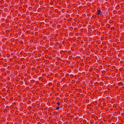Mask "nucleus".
<instances>
[{"label":"nucleus","instance_id":"1","mask_svg":"<svg viewBox=\"0 0 124 124\" xmlns=\"http://www.w3.org/2000/svg\"><path fill=\"white\" fill-rule=\"evenodd\" d=\"M97 13V15H101L102 13V12L100 10H97L96 13Z\"/></svg>","mask_w":124,"mask_h":124},{"label":"nucleus","instance_id":"2","mask_svg":"<svg viewBox=\"0 0 124 124\" xmlns=\"http://www.w3.org/2000/svg\"><path fill=\"white\" fill-rule=\"evenodd\" d=\"M43 3H44V2H43V1H41L40 2L39 4L40 5H42L43 4Z\"/></svg>","mask_w":124,"mask_h":124},{"label":"nucleus","instance_id":"3","mask_svg":"<svg viewBox=\"0 0 124 124\" xmlns=\"http://www.w3.org/2000/svg\"><path fill=\"white\" fill-rule=\"evenodd\" d=\"M60 102H58L55 105L56 106V104H57L58 106H59V105H60Z\"/></svg>","mask_w":124,"mask_h":124},{"label":"nucleus","instance_id":"4","mask_svg":"<svg viewBox=\"0 0 124 124\" xmlns=\"http://www.w3.org/2000/svg\"><path fill=\"white\" fill-rule=\"evenodd\" d=\"M25 67L26 66L24 65H22V68L23 69L25 68Z\"/></svg>","mask_w":124,"mask_h":124},{"label":"nucleus","instance_id":"5","mask_svg":"<svg viewBox=\"0 0 124 124\" xmlns=\"http://www.w3.org/2000/svg\"><path fill=\"white\" fill-rule=\"evenodd\" d=\"M59 108H59V106H58L56 107V109L58 110L59 109Z\"/></svg>","mask_w":124,"mask_h":124},{"label":"nucleus","instance_id":"6","mask_svg":"<svg viewBox=\"0 0 124 124\" xmlns=\"http://www.w3.org/2000/svg\"><path fill=\"white\" fill-rule=\"evenodd\" d=\"M5 69L4 68L2 69H1V71H5Z\"/></svg>","mask_w":124,"mask_h":124},{"label":"nucleus","instance_id":"7","mask_svg":"<svg viewBox=\"0 0 124 124\" xmlns=\"http://www.w3.org/2000/svg\"><path fill=\"white\" fill-rule=\"evenodd\" d=\"M63 81L64 82H65V78H63Z\"/></svg>","mask_w":124,"mask_h":124},{"label":"nucleus","instance_id":"8","mask_svg":"<svg viewBox=\"0 0 124 124\" xmlns=\"http://www.w3.org/2000/svg\"><path fill=\"white\" fill-rule=\"evenodd\" d=\"M66 76L68 77L69 76V74H66Z\"/></svg>","mask_w":124,"mask_h":124},{"label":"nucleus","instance_id":"9","mask_svg":"<svg viewBox=\"0 0 124 124\" xmlns=\"http://www.w3.org/2000/svg\"><path fill=\"white\" fill-rule=\"evenodd\" d=\"M49 85H50V84H51V85H52V83H49V84H48Z\"/></svg>","mask_w":124,"mask_h":124},{"label":"nucleus","instance_id":"10","mask_svg":"<svg viewBox=\"0 0 124 124\" xmlns=\"http://www.w3.org/2000/svg\"><path fill=\"white\" fill-rule=\"evenodd\" d=\"M104 8V7H102L101 8V9L102 10Z\"/></svg>","mask_w":124,"mask_h":124},{"label":"nucleus","instance_id":"11","mask_svg":"<svg viewBox=\"0 0 124 124\" xmlns=\"http://www.w3.org/2000/svg\"><path fill=\"white\" fill-rule=\"evenodd\" d=\"M1 99V97L0 96V100Z\"/></svg>","mask_w":124,"mask_h":124},{"label":"nucleus","instance_id":"12","mask_svg":"<svg viewBox=\"0 0 124 124\" xmlns=\"http://www.w3.org/2000/svg\"><path fill=\"white\" fill-rule=\"evenodd\" d=\"M98 8H99H99H97V9H98Z\"/></svg>","mask_w":124,"mask_h":124},{"label":"nucleus","instance_id":"13","mask_svg":"<svg viewBox=\"0 0 124 124\" xmlns=\"http://www.w3.org/2000/svg\"><path fill=\"white\" fill-rule=\"evenodd\" d=\"M0 56H1V55L0 54Z\"/></svg>","mask_w":124,"mask_h":124}]
</instances>
